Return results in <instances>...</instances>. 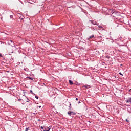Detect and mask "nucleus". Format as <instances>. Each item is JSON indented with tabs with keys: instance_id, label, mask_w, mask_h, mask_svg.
<instances>
[{
	"instance_id": "nucleus-1",
	"label": "nucleus",
	"mask_w": 131,
	"mask_h": 131,
	"mask_svg": "<svg viewBox=\"0 0 131 131\" xmlns=\"http://www.w3.org/2000/svg\"><path fill=\"white\" fill-rule=\"evenodd\" d=\"M68 114L70 116H71V115H74L75 114V113H74V112H71V111H69L68 112Z\"/></svg>"
},
{
	"instance_id": "nucleus-2",
	"label": "nucleus",
	"mask_w": 131,
	"mask_h": 131,
	"mask_svg": "<svg viewBox=\"0 0 131 131\" xmlns=\"http://www.w3.org/2000/svg\"><path fill=\"white\" fill-rule=\"evenodd\" d=\"M50 129H51V128L49 127H45L44 129H43V130L44 131H50Z\"/></svg>"
},
{
	"instance_id": "nucleus-3",
	"label": "nucleus",
	"mask_w": 131,
	"mask_h": 131,
	"mask_svg": "<svg viewBox=\"0 0 131 131\" xmlns=\"http://www.w3.org/2000/svg\"><path fill=\"white\" fill-rule=\"evenodd\" d=\"M126 103H131V98H128V99L126 100Z\"/></svg>"
},
{
	"instance_id": "nucleus-4",
	"label": "nucleus",
	"mask_w": 131,
	"mask_h": 131,
	"mask_svg": "<svg viewBox=\"0 0 131 131\" xmlns=\"http://www.w3.org/2000/svg\"><path fill=\"white\" fill-rule=\"evenodd\" d=\"M69 83L70 85H72V84H73V82L71 80H69Z\"/></svg>"
},
{
	"instance_id": "nucleus-5",
	"label": "nucleus",
	"mask_w": 131,
	"mask_h": 131,
	"mask_svg": "<svg viewBox=\"0 0 131 131\" xmlns=\"http://www.w3.org/2000/svg\"><path fill=\"white\" fill-rule=\"evenodd\" d=\"M92 24H93L94 25H97V23L95 21H92Z\"/></svg>"
},
{
	"instance_id": "nucleus-6",
	"label": "nucleus",
	"mask_w": 131,
	"mask_h": 131,
	"mask_svg": "<svg viewBox=\"0 0 131 131\" xmlns=\"http://www.w3.org/2000/svg\"><path fill=\"white\" fill-rule=\"evenodd\" d=\"M91 38H94V35L91 36L89 39H91Z\"/></svg>"
},
{
	"instance_id": "nucleus-7",
	"label": "nucleus",
	"mask_w": 131,
	"mask_h": 131,
	"mask_svg": "<svg viewBox=\"0 0 131 131\" xmlns=\"http://www.w3.org/2000/svg\"><path fill=\"white\" fill-rule=\"evenodd\" d=\"M119 74H120V75H122V76H123V74H122L121 73H119Z\"/></svg>"
},
{
	"instance_id": "nucleus-8",
	"label": "nucleus",
	"mask_w": 131,
	"mask_h": 131,
	"mask_svg": "<svg viewBox=\"0 0 131 131\" xmlns=\"http://www.w3.org/2000/svg\"><path fill=\"white\" fill-rule=\"evenodd\" d=\"M29 79H31V80H33V78H31V77H29Z\"/></svg>"
},
{
	"instance_id": "nucleus-9",
	"label": "nucleus",
	"mask_w": 131,
	"mask_h": 131,
	"mask_svg": "<svg viewBox=\"0 0 131 131\" xmlns=\"http://www.w3.org/2000/svg\"><path fill=\"white\" fill-rule=\"evenodd\" d=\"M28 129H29V127L26 128L25 131H28Z\"/></svg>"
},
{
	"instance_id": "nucleus-10",
	"label": "nucleus",
	"mask_w": 131,
	"mask_h": 131,
	"mask_svg": "<svg viewBox=\"0 0 131 131\" xmlns=\"http://www.w3.org/2000/svg\"><path fill=\"white\" fill-rule=\"evenodd\" d=\"M98 27H99V28H103V27L101 26H99Z\"/></svg>"
},
{
	"instance_id": "nucleus-11",
	"label": "nucleus",
	"mask_w": 131,
	"mask_h": 131,
	"mask_svg": "<svg viewBox=\"0 0 131 131\" xmlns=\"http://www.w3.org/2000/svg\"><path fill=\"white\" fill-rule=\"evenodd\" d=\"M41 128L42 129H45V128L43 127H42V126H41Z\"/></svg>"
},
{
	"instance_id": "nucleus-12",
	"label": "nucleus",
	"mask_w": 131,
	"mask_h": 131,
	"mask_svg": "<svg viewBox=\"0 0 131 131\" xmlns=\"http://www.w3.org/2000/svg\"><path fill=\"white\" fill-rule=\"evenodd\" d=\"M36 99H37V100H38V96H35Z\"/></svg>"
},
{
	"instance_id": "nucleus-13",
	"label": "nucleus",
	"mask_w": 131,
	"mask_h": 131,
	"mask_svg": "<svg viewBox=\"0 0 131 131\" xmlns=\"http://www.w3.org/2000/svg\"><path fill=\"white\" fill-rule=\"evenodd\" d=\"M30 93H31V94H33V92H32V90H31V91H30Z\"/></svg>"
},
{
	"instance_id": "nucleus-14",
	"label": "nucleus",
	"mask_w": 131,
	"mask_h": 131,
	"mask_svg": "<svg viewBox=\"0 0 131 131\" xmlns=\"http://www.w3.org/2000/svg\"><path fill=\"white\" fill-rule=\"evenodd\" d=\"M0 57H3V55H2V54L0 53Z\"/></svg>"
},
{
	"instance_id": "nucleus-15",
	"label": "nucleus",
	"mask_w": 131,
	"mask_h": 131,
	"mask_svg": "<svg viewBox=\"0 0 131 131\" xmlns=\"http://www.w3.org/2000/svg\"><path fill=\"white\" fill-rule=\"evenodd\" d=\"M126 121L127 122H128V120H127V119H126Z\"/></svg>"
},
{
	"instance_id": "nucleus-16",
	"label": "nucleus",
	"mask_w": 131,
	"mask_h": 131,
	"mask_svg": "<svg viewBox=\"0 0 131 131\" xmlns=\"http://www.w3.org/2000/svg\"><path fill=\"white\" fill-rule=\"evenodd\" d=\"M76 101H78V98H76Z\"/></svg>"
},
{
	"instance_id": "nucleus-17",
	"label": "nucleus",
	"mask_w": 131,
	"mask_h": 131,
	"mask_svg": "<svg viewBox=\"0 0 131 131\" xmlns=\"http://www.w3.org/2000/svg\"><path fill=\"white\" fill-rule=\"evenodd\" d=\"M13 17V15H10V18H12Z\"/></svg>"
},
{
	"instance_id": "nucleus-18",
	"label": "nucleus",
	"mask_w": 131,
	"mask_h": 131,
	"mask_svg": "<svg viewBox=\"0 0 131 131\" xmlns=\"http://www.w3.org/2000/svg\"><path fill=\"white\" fill-rule=\"evenodd\" d=\"M106 57L108 58L109 59V56H106Z\"/></svg>"
},
{
	"instance_id": "nucleus-19",
	"label": "nucleus",
	"mask_w": 131,
	"mask_h": 131,
	"mask_svg": "<svg viewBox=\"0 0 131 131\" xmlns=\"http://www.w3.org/2000/svg\"><path fill=\"white\" fill-rule=\"evenodd\" d=\"M39 108H41V106H39Z\"/></svg>"
},
{
	"instance_id": "nucleus-20",
	"label": "nucleus",
	"mask_w": 131,
	"mask_h": 131,
	"mask_svg": "<svg viewBox=\"0 0 131 131\" xmlns=\"http://www.w3.org/2000/svg\"><path fill=\"white\" fill-rule=\"evenodd\" d=\"M10 41H11V42H13V41H12V40H11Z\"/></svg>"
},
{
	"instance_id": "nucleus-21",
	"label": "nucleus",
	"mask_w": 131,
	"mask_h": 131,
	"mask_svg": "<svg viewBox=\"0 0 131 131\" xmlns=\"http://www.w3.org/2000/svg\"><path fill=\"white\" fill-rule=\"evenodd\" d=\"M78 103H79V104L80 103V101H79Z\"/></svg>"
},
{
	"instance_id": "nucleus-22",
	"label": "nucleus",
	"mask_w": 131,
	"mask_h": 131,
	"mask_svg": "<svg viewBox=\"0 0 131 131\" xmlns=\"http://www.w3.org/2000/svg\"><path fill=\"white\" fill-rule=\"evenodd\" d=\"M129 91V92H130V91H131V89H130Z\"/></svg>"
},
{
	"instance_id": "nucleus-23",
	"label": "nucleus",
	"mask_w": 131,
	"mask_h": 131,
	"mask_svg": "<svg viewBox=\"0 0 131 131\" xmlns=\"http://www.w3.org/2000/svg\"><path fill=\"white\" fill-rule=\"evenodd\" d=\"M21 20H23V18H21Z\"/></svg>"
},
{
	"instance_id": "nucleus-24",
	"label": "nucleus",
	"mask_w": 131,
	"mask_h": 131,
	"mask_svg": "<svg viewBox=\"0 0 131 131\" xmlns=\"http://www.w3.org/2000/svg\"><path fill=\"white\" fill-rule=\"evenodd\" d=\"M70 105L71 106V104H70Z\"/></svg>"
},
{
	"instance_id": "nucleus-25",
	"label": "nucleus",
	"mask_w": 131,
	"mask_h": 131,
	"mask_svg": "<svg viewBox=\"0 0 131 131\" xmlns=\"http://www.w3.org/2000/svg\"><path fill=\"white\" fill-rule=\"evenodd\" d=\"M87 88H89V86H88Z\"/></svg>"
}]
</instances>
